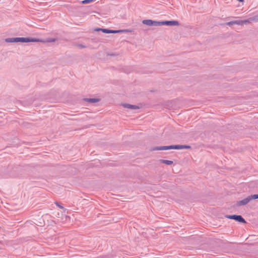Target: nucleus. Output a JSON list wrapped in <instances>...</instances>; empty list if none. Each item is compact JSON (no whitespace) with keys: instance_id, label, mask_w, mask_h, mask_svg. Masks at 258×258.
<instances>
[{"instance_id":"obj_13","label":"nucleus","mask_w":258,"mask_h":258,"mask_svg":"<svg viewBox=\"0 0 258 258\" xmlns=\"http://www.w3.org/2000/svg\"><path fill=\"white\" fill-rule=\"evenodd\" d=\"M249 197L250 201L252 200H256L258 199V194H254L253 195L248 196Z\"/></svg>"},{"instance_id":"obj_17","label":"nucleus","mask_w":258,"mask_h":258,"mask_svg":"<svg viewBox=\"0 0 258 258\" xmlns=\"http://www.w3.org/2000/svg\"><path fill=\"white\" fill-rule=\"evenodd\" d=\"M190 148V147L188 145H181V149H189Z\"/></svg>"},{"instance_id":"obj_10","label":"nucleus","mask_w":258,"mask_h":258,"mask_svg":"<svg viewBox=\"0 0 258 258\" xmlns=\"http://www.w3.org/2000/svg\"><path fill=\"white\" fill-rule=\"evenodd\" d=\"M84 100L86 102L91 103H95L98 102L100 101V99L98 98H85Z\"/></svg>"},{"instance_id":"obj_21","label":"nucleus","mask_w":258,"mask_h":258,"mask_svg":"<svg viewBox=\"0 0 258 258\" xmlns=\"http://www.w3.org/2000/svg\"><path fill=\"white\" fill-rule=\"evenodd\" d=\"M102 258H110V257L108 256L105 255V256H103L102 257Z\"/></svg>"},{"instance_id":"obj_6","label":"nucleus","mask_w":258,"mask_h":258,"mask_svg":"<svg viewBox=\"0 0 258 258\" xmlns=\"http://www.w3.org/2000/svg\"><path fill=\"white\" fill-rule=\"evenodd\" d=\"M39 39L30 37H20V42H41Z\"/></svg>"},{"instance_id":"obj_18","label":"nucleus","mask_w":258,"mask_h":258,"mask_svg":"<svg viewBox=\"0 0 258 258\" xmlns=\"http://www.w3.org/2000/svg\"><path fill=\"white\" fill-rule=\"evenodd\" d=\"M254 17V20H255V22H258V14L256 15H255Z\"/></svg>"},{"instance_id":"obj_20","label":"nucleus","mask_w":258,"mask_h":258,"mask_svg":"<svg viewBox=\"0 0 258 258\" xmlns=\"http://www.w3.org/2000/svg\"><path fill=\"white\" fill-rule=\"evenodd\" d=\"M54 41H55V39H52L50 40H49V42H54Z\"/></svg>"},{"instance_id":"obj_15","label":"nucleus","mask_w":258,"mask_h":258,"mask_svg":"<svg viewBox=\"0 0 258 258\" xmlns=\"http://www.w3.org/2000/svg\"><path fill=\"white\" fill-rule=\"evenodd\" d=\"M235 24V21H230V22H227V25L229 26H231L233 25H234Z\"/></svg>"},{"instance_id":"obj_5","label":"nucleus","mask_w":258,"mask_h":258,"mask_svg":"<svg viewBox=\"0 0 258 258\" xmlns=\"http://www.w3.org/2000/svg\"><path fill=\"white\" fill-rule=\"evenodd\" d=\"M143 24L147 26H158L159 21H153L152 20H144L142 21Z\"/></svg>"},{"instance_id":"obj_7","label":"nucleus","mask_w":258,"mask_h":258,"mask_svg":"<svg viewBox=\"0 0 258 258\" xmlns=\"http://www.w3.org/2000/svg\"><path fill=\"white\" fill-rule=\"evenodd\" d=\"M249 202H250V201L249 196H248L246 198H245L241 201H237L236 204V206L239 207L241 206H244V205H246L247 204H248Z\"/></svg>"},{"instance_id":"obj_2","label":"nucleus","mask_w":258,"mask_h":258,"mask_svg":"<svg viewBox=\"0 0 258 258\" xmlns=\"http://www.w3.org/2000/svg\"><path fill=\"white\" fill-rule=\"evenodd\" d=\"M226 217L230 219H233L237 222L245 223L246 221L245 219L241 216V215H226Z\"/></svg>"},{"instance_id":"obj_12","label":"nucleus","mask_w":258,"mask_h":258,"mask_svg":"<svg viewBox=\"0 0 258 258\" xmlns=\"http://www.w3.org/2000/svg\"><path fill=\"white\" fill-rule=\"evenodd\" d=\"M160 162L161 163L165 164L168 165H171L172 164H173L172 161L168 160L161 159L160 160Z\"/></svg>"},{"instance_id":"obj_14","label":"nucleus","mask_w":258,"mask_h":258,"mask_svg":"<svg viewBox=\"0 0 258 258\" xmlns=\"http://www.w3.org/2000/svg\"><path fill=\"white\" fill-rule=\"evenodd\" d=\"M235 24L238 25H242V20H235Z\"/></svg>"},{"instance_id":"obj_4","label":"nucleus","mask_w":258,"mask_h":258,"mask_svg":"<svg viewBox=\"0 0 258 258\" xmlns=\"http://www.w3.org/2000/svg\"><path fill=\"white\" fill-rule=\"evenodd\" d=\"M96 31H101L104 33L106 34H109V33H118L121 32H122V30H111V29H104V28H97L95 29Z\"/></svg>"},{"instance_id":"obj_9","label":"nucleus","mask_w":258,"mask_h":258,"mask_svg":"<svg viewBox=\"0 0 258 258\" xmlns=\"http://www.w3.org/2000/svg\"><path fill=\"white\" fill-rule=\"evenodd\" d=\"M123 106L130 109H139V107L135 105H131L129 104H124Z\"/></svg>"},{"instance_id":"obj_19","label":"nucleus","mask_w":258,"mask_h":258,"mask_svg":"<svg viewBox=\"0 0 258 258\" xmlns=\"http://www.w3.org/2000/svg\"><path fill=\"white\" fill-rule=\"evenodd\" d=\"M78 47L81 48H86V46L84 45H83V44H79L78 45Z\"/></svg>"},{"instance_id":"obj_22","label":"nucleus","mask_w":258,"mask_h":258,"mask_svg":"<svg viewBox=\"0 0 258 258\" xmlns=\"http://www.w3.org/2000/svg\"><path fill=\"white\" fill-rule=\"evenodd\" d=\"M238 1H239V2H243L244 1V0H237Z\"/></svg>"},{"instance_id":"obj_1","label":"nucleus","mask_w":258,"mask_h":258,"mask_svg":"<svg viewBox=\"0 0 258 258\" xmlns=\"http://www.w3.org/2000/svg\"><path fill=\"white\" fill-rule=\"evenodd\" d=\"M170 149L181 150V145H175L164 146H157L153 148L154 151L166 150Z\"/></svg>"},{"instance_id":"obj_11","label":"nucleus","mask_w":258,"mask_h":258,"mask_svg":"<svg viewBox=\"0 0 258 258\" xmlns=\"http://www.w3.org/2000/svg\"><path fill=\"white\" fill-rule=\"evenodd\" d=\"M253 19L254 17H252L248 18L247 20H242V25L248 24L250 23H251V21H255V20Z\"/></svg>"},{"instance_id":"obj_8","label":"nucleus","mask_w":258,"mask_h":258,"mask_svg":"<svg viewBox=\"0 0 258 258\" xmlns=\"http://www.w3.org/2000/svg\"><path fill=\"white\" fill-rule=\"evenodd\" d=\"M7 42H20V37L8 38L5 39Z\"/></svg>"},{"instance_id":"obj_16","label":"nucleus","mask_w":258,"mask_h":258,"mask_svg":"<svg viewBox=\"0 0 258 258\" xmlns=\"http://www.w3.org/2000/svg\"><path fill=\"white\" fill-rule=\"evenodd\" d=\"M55 204L60 209H64V207L62 206H61V205H60L58 202H55Z\"/></svg>"},{"instance_id":"obj_3","label":"nucleus","mask_w":258,"mask_h":258,"mask_svg":"<svg viewBox=\"0 0 258 258\" xmlns=\"http://www.w3.org/2000/svg\"><path fill=\"white\" fill-rule=\"evenodd\" d=\"M159 26H177L179 25V22L176 20L159 21Z\"/></svg>"}]
</instances>
